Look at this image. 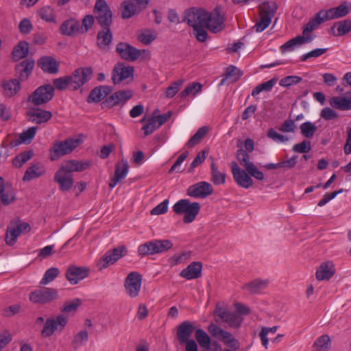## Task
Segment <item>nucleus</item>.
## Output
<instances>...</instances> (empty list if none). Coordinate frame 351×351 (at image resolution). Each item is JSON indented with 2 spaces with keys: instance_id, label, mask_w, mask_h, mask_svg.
<instances>
[{
  "instance_id": "a211bd4d",
  "label": "nucleus",
  "mask_w": 351,
  "mask_h": 351,
  "mask_svg": "<svg viewBox=\"0 0 351 351\" xmlns=\"http://www.w3.org/2000/svg\"><path fill=\"white\" fill-rule=\"evenodd\" d=\"M89 272V269L85 267L69 266L66 271V278L71 285H76L80 280L85 278Z\"/></svg>"
},
{
  "instance_id": "aec40b11",
  "label": "nucleus",
  "mask_w": 351,
  "mask_h": 351,
  "mask_svg": "<svg viewBox=\"0 0 351 351\" xmlns=\"http://www.w3.org/2000/svg\"><path fill=\"white\" fill-rule=\"evenodd\" d=\"M129 171V166L128 161L122 159L120 162H117L115 167L114 176L110 178L109 182V187L113 189L115 186L123 179H124Z\"/></svg>"
},
{
  "instance_id": "2f4dec72",
  "label": "nucleus",
  "mask_w": 351,
  "mask_h": 351,
  "mask_svg": "<svg viewBox=\"0 0 351 351\" xmlns=\"http://www.w3.org/2000/svg\"><path fill=\"white\" fill-rule=\"evenodd\" d=\"M110 92V88L107 86H101L93 89L88 97V102H99L104 99Z\"/></svg>"
},
{
  "instance_id": "774afa93",
  "label": "nucleus",
  "mask_w": 351,
  "mask_h": 351,
  "mask_svg": "<svg viewBox=\"0 0 351 351\" xmlns=\"http://www.w3.org/2000/svg\"><path fill=\"white\" fill-rule=\"evenodd\" d=\"M114 262H117L119 259L124 256L127 253L126 247L123 246H119L114 248L112 250L108 251Z\"/></svg>"
},
{
  "instance_id": "79ce46f5",
  "label": "nucleus",
  "mask_w": 351,
  "mask_h": 351,
  "mask_svg": "<svg viewBox=\"0 0 351 351\" xmlns=\"http://www.w3.org/2000/svg\"><path fill=\"white\" fill-rule=\"evenodd\" d=\"M226 174L220 171L216 167L215 162L210 165V181L215 185L223 184L226 182Z\"/></svg>"
},
{
  "instance_id": "c9c22d12",
  "label": "nucleus",
  "mask_w": 351,
  "mask_h": 351,
  "mask_svg": "<svg viewBox=\"0 0 351 351\" xmlns=\"http://www.w3.org/2000/svg\"><path fill=\"white\" fill-rule=\"evenodd\" d=\"M45 172L44 166L41 164H36L30 166L25 172L23 178V181H29L43 176Z\"/></svg>"
},
{
  "instance_id": "b1692460",
  "label": "nucleus",
  "mask_w": 351,
  "mask_h": 351,
  "mask_svg": "<svg viewBox=\"0 0 351 351\" xmlns=\"http://www.w3.org/2000/svg\"><path fill=\"white\" fill-rule=\"evenodd\" d=\"M91 164L90 160H70L62 164V167L71 174L73 172H81L87 169Z\"/></svg>"
},
{
  "instance_id": "49530a36",
  "label": "nucleus",
  "mask_w": 351,
  "mask_h": 351,
  "mask_svg": "<svg viewBox=\"0 0 351 351\" xmlns=\"http://www.w3.org/2000/svg\"><path fill=\"white\" fill-rule=\"evenodd\" d=\"M195 337L197 343L203 349L208 348V347L212 345L210 337L202 329H197Z\"/></svg>"
},
{
  "instance_id": "8fccbe9b",
  "label": "nucleus",
  "mask_w": 351,
  "mask_h": 351,
  "mask_svg": "<svg viewBox=\"0 0 351 351\" xmlns=\"http://www.w3.org/2000/svg\"><path fill=\"white\" fill-rule=\"evenodd\" d=\"M160 125L157 117L153 114L152 117L147 119L146 124L142 128V130H143L144 135L146 136L152 134Z\"/></svg>"
},
{
  "instance_id": "bf43d9fd",
  "label": "nucleus",
  "mask_w": 351,
  "mask_h": 351,
  "mask_svg": "<svg viewBox=\"0 0 351 351\" xmlns=\"http://www.w3.org/2000/svg\"><path fill=\"white\" fill-rule=\"evenodd\" d=\"M37 131V127H31L20 134L19 143H28L34 137Z\"/></svg>"
},
{
  "instance_id": "5701e85b",
  "label": "nucleus",
  "mask_w": 351,
  "mask_h": 351,
  "mask_svg": "<svg viewBox=\"0 0 351 351\" xmlns=\"http://www.w3.org/2000/svg\"><path fill=\"white\" fill-rule=\"evenodd\" d=\"M202 263L193 262L180 272V276L187 280L197 279L202 276Z\"/></svg>"
},
{
  "instance_id": "9d476101",
  "label": "nucleus",
  "mask_w": 351,
  "mask_h": 351,
  "mask_svg": "<svg viewBox=\"0 0 351 351\" xmlns=\"http://www.w3.org/2000/svg\"><path fill=\"white\" fill-rule=\"evenodd\" d=\"M94 12L99 25L104 27H109L112 23V12L104 0H97Z\"/></svg>"
},
{
  "instance_id": "6ab92c4d",
  "label": "nucleus",
  "mask_w": 351,
  "mask_h": 351,
  "mask_svg": "<svg viewBox=\"0 0 351 351\" xmlns=\"http://www.w3.org/2000/svg\"><path fill=\"white\" fill-rule=\"evenodd\" d=\"M149 0H135L138 4L136 5L134 2L132 1H125L123 2V10L122 12V16L124 19H128L139 12L142 9L146 8L149 3Z\"/></svg>"
},
{
  "instance_id": "1a4fd4ad",
  "label": "nucleus",
  "mask_w": 351,
  "mask_h": 351,
  "mask_svg": "<svg viewBox=\"0 0 351 351\" xmlns=\"http://www.w3.org/2000/svg\"><path fill=\"white\" fill-rule=\"evenodd\" d=\"M208 331L215 338L222 341L226 346L231 348H239L237 339L229 332L222 329L215 324H210L208 326Z\"/></svg>"
},
{
  "instance_id": "0eeeda50",
  "label": "nucleus",
  "mask_w": 351,
  "mask_h": 351,
  "mask_svg": "<svg viewBox=\"0 0 351 351\" xmlns=\"http://www.w3.org/2000/svg\"><path fill=\"white\" fill-rule=\"evenodd\" d=\"M214 313L217 322L226 323L231 328H239L243 320L241 315L234 312H230L226 307L219 305L216 306Z\"/></svg>"
},
{
  "instance_id": "423d86ee",
  "label": "nucleus",
  "mask_w": 351,
  "mask_h": 351,
  "mask_svg": "<svg viewBox=\"0 0 351 351\" xmlns=\"http://www.w3.org/2000/svg\"><path fill=\"white\" fill-rule=\"evenodd\" d=\"M58 298V291L53 288L36 289L29 295V300L32 304L40 305L50 304Z\"/></svg>"
},
{
  "instance_id": "412c9836",
  "label": "nucleus",
  "mask_w": 351,
  "mask_h": 351,
  "mask_svg": "<svg viewBox=\"0 0 351 351\" xmlns=\"http://www.w3.org/2000/svg\"><path fill=\"white\" fill-rule=\"evenodd\" d=\"M335 274V265L331 261L322 263L316 271V278L319 280H328Z\"/></svg>"
},
{
  "instance_id": "c756f323",
  "label": "nucleus",
  "mask_w": 351,
  "mask_h": 351,
  "mask_svg": "<svg viewBox=\"0 0 351 351\" xmlns=\"http://www.w3.org/2000/svg\"><path fill=\"white\" fill-rule=\"evenodd\" d=\"M34 66L33 60L27 59L16 65V71L21 80H25L32 73Z\"/></svg>"
},
{
  "instance_id": "37998d69",
  "label": "nucleus",
  "mask_w": 351,
  "mask_h": 351,
  "mask_svg": "<svg viewBox=\"0 0 351 351\" xmlns=\"http://www.w3.org/2000/svg\"><path fill=\"white\" fill-rule=\"evenodd\" d=\"M88 340V332L83 329L77 332L71 341L72 347L74 350H77L80 347L86 345Z\"/></svg>"
},
{
  "instance_id": "c03bdc74",
  "label": "nucleus",
  "mask_w": 351,
  "mask_h": 351,
  "mask_svg": "<svg viewBox=\"0 0 351 351\" xmlns=\"http://www.w3.org/2000/svg\"><path fill=\"white\" fill-rule=\"evenodd\" d=\"M29 52L28 43L25 41L20 42L13 49L12 55L14 60L17 61L25 57Z\"/></svg>"
},
{
  "instance_id": "58836bf2",
  "label": "nucleus",
  "mask_w": 351,
  "mask_h": 351,
  "mask_svg": "<svg viewBox=\"0 0 351 351\" xmlns=\"http://www.w3.org/2000/svg\"><path fill=\"white\" fill-rule=\"evenodd\" d=\"M15 190L11 184H5V187L0 191L1 201L4 205H9L15 200Z\"/></svg>"
},
{
  "instance_id": "72a5a7b5",
  "label": "nucleus",
  "mask_w": 351,
  "mask_h": 351,
  "mask_svg": "<svg viewBox=\"0 0 351 351\" xmlns=\"http://www.w3.org/2000/svg\"><path fill=\"white\" fill-rule=\"evenodd\" d=\"M351 32V20L346 19L335 23L331 27V32L335 36H341Z\"/></svg>"
},
{
  "instance_id": "9b49d317",
  "label": "nucleus",
  "mask_w": 351,
  "mask_h": 351,
  "mask_svg": "<svg viewBox=\"0 0 351 351\" xmlns=\"http://www.w3.org/2000/svg\"><path fill=\"white\" fill-rule=\"evenodd\" d=\"M142 276L138 271L128 274L124 281V288L127 295L132 298H136L141 291Z\"/></svg>"
},
{
  "instance_id": "e433bc0d",
  "label": "nucleus",
  "mask_w": 351,
  "mask_h": 351,
  "mask_svg": "<svg viewBox=\"0 0 351 351\" xmlns=\"http://www.w3.org/2000/svg\"><path fill=\"white\" fill-rule=\"evenodd\" d=\"M330 105L341 110H351V97H332L329 100Z\"/></svg>"
},
{
  "instance_id": "6e6552de",
  "label": "nucleus",
  "mask_w": 351,
  "mask_h": 351,
  "mask_svg": "<svg viewBox=\"0 0 351 351\" xmlns=\"http://www.w3.org/2000/svg\"><path fill=\"white\" fill-rule=\"evenodd\" d=\"M67 322V317L62 314L47 319L41 330L42 337L47 338L52 336L56 332H61L65 328Z\"/></svg>"
},
{
  "instance_id": "473e14b6",
  "label": "nucleus",
  "mask_w": 351,
  "mask_h": 351,
  "mask_svg": "<svg viewBox=\"0 0 351 351\" xmlns=\"http://www.w3.org/2000/svg\"><path fill=\"white\" fill-rule=\"evenodd\" d=\"M112 35L109 27H104V29L99 31L97 34V45L101 49H107L112 42Z\"/></svg>"
},
{
  "instance_id": "ea45409f",
  "label": "nucleus",
  "mask_w": 351,
  "mask_h": 351,
  "mask_svg": "<svg viewBox=\"0 0 351 351\" xmlns=\"http://www.w3.org/2000/svg\"><path fill=\"white\" fill-rule=\"evenodd\" d=\"M348 13V9L344 5H340L338 7L331 8L327 11H324L325 19L327 20L343 17Z\"/></svg>"
},
{
  "instance_id": "f257e3e1",
  "label": "nucleus",
  "mask_w": 351,
  "mask_h": 351,
  "mask_svg": "<svg viewBox=\"0 0 351 351\" xmlns=\"http://www.w3.org/2000/svg\"><path fill=\"white\" fill-rule=\"evenodd\" d=\"M183 21L193 28L194 36L198 41L205 42L208 37L205 29L213 33L221 31L224 28L225 18L221 14L219 8H215L213 12L192 8L185 11Z\"/></svg>"
},
{
  "instance_id": "bb28decb",
  "label": "nucleus",
  "mask_w": 351,
  "mask_h": 351,
  "mask_svg": "<svg viewBox=\"0 0 351 351\" xmlns=\"http://www.w3.org/2000/svg\"><path fill=\"white\" fill-rule=\"evenodd\" d=\"M133 67L132 66H119L114 69V73L112 75V81L114 84H118L123 81V80H126L133 75Z\"/></svg>"
},
{
  "instance_id": "a19ab883",
  "label": "nucleus",
  "mask_w": 351,
  "mask_h": 351,
  "mask_svg": "<svg viewBox=\"0 0 351 351\" xmlns=\"http://www.w3.org/2000/svg\"><path fill=\"white\" fill-rule=\"evenodd\" d=\"M268 285L266 280L256 279L243 285V289H246L250 293H257L264 289Z\"/></svg>"
},
{
  "instance_id": "338daca9",
  "label": "nucleus",
  "mask_w": 351,
  "mask_h": 351,
  "mask_svg": "<svg viewBox=\"0 0 351 351\" xmlns=\"http://www.w3.org/2000/svg\"><path fill=\"white\" fill-rule=\"evenodd\" d=\"M302 81V78L296 75H289L282 78L279 84L281 86L289 87L292 85L297 84Z\"/></svg>"
},
{
  "instance_id": "7c9ffc66",
  "label": "nucleus",
  "mask_w": 351,
  "mask_h": 351,
  "mask_svg": "<svg viewBox=\"0 0 351 351\" xmlns=\"http://www.w3.org/2000/svg\"><path fill=\"white\" fill-rule=\"evenodd\" d=\"M1 87L4 95L10 97L14 96L20 90L21 86L17 79H11L3 80L1 82Z\"/></svg>"
},
{
  "instance_id": "0e129e2a",
  "label": "nucleus",
  "mask_w": 351,
  "mask_h": 351,
  "mask_svg": "<svg viewBox=\"0 0 351 351\" xmlns=\"http://www.w3.org/2000/svg\"><path fill=\"white\" fill-rule=\"evenodd\" d=\"M114 263V261H113L112 257L108 251L104 256L97 261V266L99 270H102Z\"/></svg>"
},
{
  "instance_id": "4c0bfd02",
  "label": "nucleus",
  "mask_w": 351,
  "mask_h": 351,
  "mask_svg": "<svg viewBox=\"0 0 351 351\" xmlns=\"http://www.w3.org/2000/svg\"><path fill=\"white\" fill-rule=\"evenodd\" d=\"M202 88V84L198 82L189 84L184 90L180 93L179 97L184 101H188V97H194L198 93L201 92Z\"/></svg>"
},
{
  "instance_id": "3c124183",
  "label": "nucleus",
  "mask_w": 351,
  "mask_h": 351,
  "mask_svg": "<svg viewBox=\"0 0 351 351\" xmlns=\"http://www.w3.org/2000/svg\"><path fill=\"white\" fill-rule=\"evenodd\" d=\"M277 81L278 79L274 77L267 82L260 84L253 89L252 92V95L253 97H255L262 91H270L274 87V86L276 84Z\"/></svg>"
},
{
  "instance_id": "7ed1b4c3",
  "label": "nucleus",
  "mask_w": 351,
  "mask_h": 351,
  "mask_svg": "<svg viewBox=\"0 0 351 351\" xmlns=\"http://www.w3.org/2000/svg\"><path fill=\"white\" fill-rule=\"evenodd\" d=\"M173 243L169 240H153L141 244L138 247L139 256H145L164 253L171 249Z\"/></svg>"
},
{
  "instance_id": "e2e57ef3",
  "label": "nucleus",
  "mask_w": 351,
  "mask_h": 351,
  "mask_svg": "<svg viewBox=\"0 0 351 351\" xmlns=\"http://www.w3.org/2000/svg\"><path fill=\"white\" fill-rule=\"evenodd\" d=\"M261 19L253 27L256 32H261L265 30L271 23V19L269 16H265L260 14Z\"/></svg>"
},
{
  "instance_id": "13d9d810",
  "label": "nucleus",
  "mask_w": 351,
  "mask_h": 351,
  "mask_svg": "<svg viewBox=\"0 0 351 351\" xmlns=\"http://www.w3.org/2000/svg\"><path fill=\"white\" fill-rule=\"evenodd\" d=\"M156 32L152 29H146L138 36V38L142 43L149 45L156 38Z\"/></svg>"
},
{
  "instance_id": "052dcab7",
  "label": "nucleus",
  "mask_w": 351,
  "mask_h": 351,
  "mask_svg": "<svg viewBox=\"0 0 351 351\" xmlns=\"http://www.w3.org/2000/svg\"><path fill=\"white\" fill-rule=\"evenodd\" d=\"M207 151L203 150L199 152L188 168V173H192L194 169L202 164L206 158Z\"/></svg>"
},
{
  "instance_id": "de8ad7c7",
  "label": "nucleus",
  "mask_w": 351,
  "mask_h": 351,
  "mask_svg": "<svg viewBox=\"0 0 351 351\" xmlns=\"http://www.w3.org/2000/svg\"><path fill=\"white\" fill-rule=\"evenodd\" d=\"M259 8L260 14L272 19L277 10V5L273 1H265L260 5Z\"/></svg>"
},
{
  "instance_id": "a878e982",
  "label": "nucleus",
  "mask_w": 351,
  "mask_h": 351,
  "mask_svg": "<svg viewBox=\"0 0 351 351\" xmlns=\"http://www.w3.org/2000/svg\"><path fill=\"white\" fill-rule=\"evenodd\" d=\"M28 114L30 121L38 124L46 123L52 117V114L50 111L41 109L31 110Z\"/></svg>"
},
{
  "instance_id": "69168bd1",
  "label": "nucleus",
  "mask_w": 351,
  "mask_h": 351,
  "mask_svg": "<svg viewBox=\"0 0 351 351\" xmlns=\"http://www.w3.org/2000/svg\"><path fill=\"white\" fill-rule=\"evenodd\" d=\"M95 19L92 15H86L82 19V23H80V28L82 34L86 33L93 26Z\"/></svg>"
},
{
  "instance_id": "cd10ccee",
  "label": "nucleus",
  "mask_w": 351,
  "mask_h": 351,
  "mask_svg": "<svg viewBox=\"0 0 351 351\" xmlns=\"http://www.w3.org/2000/svg\"><path fill=\"white\" fill-rule=\"evenodd\" d=\"M38 65L49 73H56L58 71V63L51 56H44L38 60Z\"/></svg>"
},
{
  "instance_id": "f03ea898",
  "label": "nucleus",
  "mask_w": 351,
  "mask_h": 351,
  "mask_svg": "<svg viewBox=\"0 0 351 351\" xmlns=\"http://www.w3.org/2000/svg\"><path fill=\"white\" fill-rule=\"evenodd\" d=\"M80 143L79 138H66L62 141L55 142L49 149V158L55 161L60 158L71 154Z\"/></svg>"
},
{
  "instance_id": "864d4df0",
  "label": "nucleus",
  "mask_w": 351,
  "mask_h": 351,
  "mask_svg": "<svg viewBox=\"0 0 351 351\" xmlns=\"http://www.w3.org/2000/svg\"><path fill=\"white\" fill-rule=\"evenodd\" d=\"M60 270L57 267H51L48 269L44 274L43 278L40 282V285H47L53 281L59 275Z\"/></svg>"
},
{
  "instance_id": "393cba45",
  "label": "nucleus",
  "mask_w": 351,
  "mask_h": 351,
  "mask_svg": "<svg viewBox=\"0 0 351 351\" xmlns=\"http://www.w3.org/2000/svg\"><path fill=\"white\" fill-rule=\"evenodd\" d=\"M132 96V92L130 90L117 91L111 95L106 102L111 106L123 105Z\"/></svg>"
},
{
  "instance_id": "20e7f679",
  "label": "nucleus",
  "mask_w": 351,
  "mask_h": 351,
  "mask_svg": "<svg viewBox=\"0 0 351 351\" xmlns=\"http://www.w3.org/2000/svg\"><path fill=\"white\" fill-rule=\"evenodd\" d=\"M200 210V205L198 202H191L187 199L177 202V214L182 215L184 223H192L196 218Z\"/></svg>"
},
{
  "instance_id": "4468645a",
  "label": "nucleus",
  "mask_w": 351,
  "mask_h": 351,
  "mask_svg": "<svg viewBox=\"0 0 351 351\" xmlns=\"http://www.w3.org/2000/svg\"><path fill=\"white\" fill-rule=\"evenodd\" d=\"M231 172L236 183L241 187L249 189L253 185V180L250 174L245 170L241 169L235 161L230 164Z\"/></svg>"
},
{
  "instance_id": "6e6d98bb",
  "label": "nucleus",
  "mask_w": 351,
  "mask_h": 351,
  "mask_svg": "<svg viewBox=\"0 0 351 351\" xmlns=\"http://www.w3.org/2000/svg\"><path fill=\"white\" fill-rule=\"evenodd\" d=\"M33 156L32 151L23 152L16 156L12 161V164L16 167H21L27 162Z\"/></svg>"
},
{
  "instance_id": "dca6fc26",
  "label": "nucleus",
  "mask_w": 351,
  "mask_h": 351,
  "mask_svg": "<svg viewBox=\"0 0 351 351\" xmlns=\"http://www.w3.org/2000/svg\"><path fill=\"white\" fill-rule=\"evenodd\" d=\"M117 52L124 60L135 61L145 50L141 51L126 43H119L116 47Z\"/></svg>"
},
{
  "instance_id": "a18cd8bd",
  "label": "nucleus",
  "mask_w": 351,
  "mask_h": 351,
  "mask_svg": "<svg viewBox=\"0 0 351 351\" xmlns=\"http://www.w3.org/2000/svg\"><path fill=\"white\" fill-rule=\"evenodd\" d=\"M242 75L241 71L234 66H230L227 68L225 77L221 80L220 84L223 85L228 79L231 80L232 82H235L239 80Z\"/></svg>"
},
{
  "instance_id": "f8f14e48",
  "label": "nucleus",
  "mask_w": 351,
  "mask_h": 351,
  "mask_svg": "<svg viewBox=\"0 0 351 351\" xmlns=\"http://www.w3.org/2000/svg\"><path fill=\"white\" fill-rule=\"evenodd\" d=\"M93 70L90 67L79 68L69 76L70 88L77 90L87 82L91 77Z\"/></svg>"
},
{
  "instance_id": "5fc2aeb1",
  "label": "nucleus",
  "mask_w": 351,
  "mask_h": 351,
  "mask_svg": "<svg viewBox=\"0 0 351 351\" xmlns=\"http://www.w3.org/2000/svg\"><path fill=\"white\" fill-rule=\"evenodd\" d=\"M300 131L303 136L311 138L317 130V128L310 121H306L300 125Z\"/></svg>"
},
{
  "instance_id": "c85d7f7f",
  "label": "nucleus",
  "mask_w": 351,
  "mask_h": 351,
  "mask_svg": "<svg viewBox=\"0 0 351 351\" xmlns=\"http://www.w3.org/2000/svg\"><path fill=\"white\" fill-rule=\"evenodd\" d=\"M325 21H327V19H325L324 10H321L304 26L302 34L304 36L308 35Z\"/></svg>"
},
{
  "instance_id": "f3484780",
  "label": "nucleus",
  "mask_w": 351,
  "mask_h": 351,
  "mask_svg": "<svg viewBox=\"0 0 351 351\" xmlns=\"http://www.w3.org/2000/svg\"><path fill=\"white\" fill-rule=\"evenodd\" d=\"M54 180L60 185V189L62 191H69L73 185V178L72 174L61 167L56 172Z\"/></svg>"
},
{
  "instance_id": "680f3d73",
  "label": "nucleus",
  "mask_w": 351,
  "mask_h": 351,
  "mask_svg": "<svg viewBox=\"0 0 351 351\" xmlns=\"http://www.w3.org/2000/svg\"><path fill=\"white\" fill-rule=\"evenodd\" d=\"M330 338L328 335H324L319 337L313 343V347L319 350H326L330 347Z\"/></svg>"
},
{
  "instance_id": "09e8293b",
  "label": "nucleus",
  "mask_w": 351,
  "mask_h": 351,
  "mask_svg": "<svg viewBox=\"0 0 351 351\" xmlns=\"http://www.w3.org/2000/svg\"><path fill=\"white\" fill-rule=\"evenodd\" d=\"M39 16L44 21L49 23H56V14L53 10L48 5L41 8L38 10Z\"/></svg>"
},
{
  "instance_id": "4d7b16f0",
  "label": "nucleus",
  "mask_w": 351,
  "mask_h": 351,
  "mask_svg": "<svg viewBox=\"0 0 351 351\" xmlns=\"http://www.w3.org/2000/svg\"><path fill=\"white\" fill-rule=\"evenodd\" d=\"M237 158L239 160L240 165L243 166L245 169H247L250 165L253 164L250 160V156L247 152L241 148L237 152Z\"/></svg>"
},
{
  "instance_id": "ddd939ff",
  "label": "nucleus",
  "mask_w": 351,
  "mask_h": 351,
  "mask_svg": "<svg viewBox=\"0 0 351 351\" xmlns=\"http://www.w3.org/2000/svg\"><path fill=\"white\" fill-rule=\"evenodd\" d=\"M53 92L51 85L41 86L29 96V101L37 106L44 104L52 99Z\"/></svg>"
},
{
  "instance_id": "4be33fe9",
  "label": "nucleus",
  "mask_w": 351,
  "mask_h": 351,
  "mask_svg": "<svg viewBox=\"0 0 351 351\" xmlns=\"http://www.w3.org/2000/svg\"><path fill=\"white\" fill-rule=\"evenodd\" d=\"M60 29L62 34L68 36L73 37L78 34H82L80 28V21L75 19H69L64 21Z\"/></svg>"
},
{
  "instance_id": "39448f33",
  "label": "nucleus",
  "mask_w": 351,
  "mask_h": 351,
  "mask_svg": "<svg viewBox=\"0 0 351 351\" xmlns=\"http://www.w3.org/2000/svg\"><path fill=\"white\" fill-rule=\"evenodd\" d=\"M31 227L29 223L23 222L20 219L16 218L11 220L6 230L5 242L8 245H13L19 235L30 231Z\"/></svg>"
},
{
  "instance_id": "f704fd0d",
  "label": "nucleus",
  "mask_w": 351,
  "mask_h": 351,
  "mask_svg": "<svg viewBox=\"0 0 351 351\" xmlns=\"http://www.w3.org/2000/svg\"><path fill=\"white\" fill-rule=\"evenodd\" d=\"M193 324L188 321H184L181 323L177 328V336L179 340L183 343L189 339L193 332Z\"/></svg>"
},
{
  "instance_id": "2eb2a0df",
  "label": "nucleus",
  "mask_w": 351,
  "mask_h": 351,
  "mask_svg": "<svg viewBox=\"0 0 351 351\" xmlns=\"http://www.w3.org/2000/svg\"><path fill=\"white\" fill-rule=\"evenodd\" d=\"M214 189L208 182H199L190 186L187 189V195L195 198H205L213 193Z\"/></svg>"
},
{
  "instance_id": "603ef678",
  "label": "nucleus",
  "mask_w": 351,
  "mask_h": 351,
  "mask_svg": "<svg viewBox=\"0 0 351 351\" xmlns=\"http://www.w3.org/2000/svg\"><path fill=\"white\" fill-rule=\"evenodd\" d=\"M209 130L208 126H203L198 129L195 134L190 138L187 143L189 147H193L199 143L207 134Z\"/></svg>"
}]
</instances>
